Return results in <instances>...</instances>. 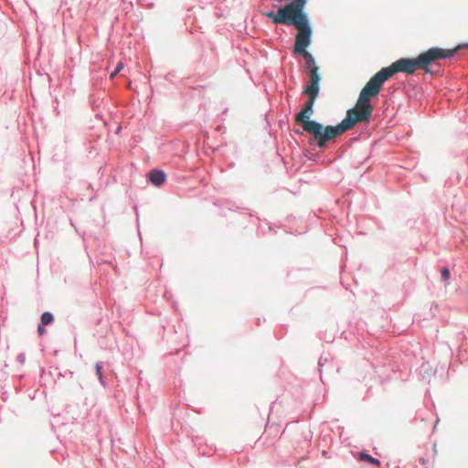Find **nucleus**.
I'll return each instance as SVG.
<instances>
[{
	"mask_svg": "<svg viewBox=\"0 0 468 468\" xmlns=\"http://www.w3.org/2000/svg\"><path fill=\"white\" fill-rule=\"evenodd\" d=\"M380 90L381 88L370 79L360 91L356 106L348 110L346 117L335 126H323L317 122L307 123L308 133L312 135L316 145L323 148L327 142L350 130L355 124L368 122L374 110L370 99L377 97Z\"/></svg>",
	"mask_w": 468,
	"mask_h": 468,
	"instance_id": "f257e3e1",
	"label": "nucleus"
},
{
	"mask_svg": "<svg viewBox=\"0 0 468 468\" xmlns=\"http://www.w3.org/2000/svg\"><path fill=\"white\" fill-rule=\"evenodd\" d=\"M459 47L451 49L441 48H431L427 51L420 54L417 58H399L390 66L381 69L371 80L382 88L383 84L398 72L413 74L417 69L428 70V67L441 58H452L458 50Z\"/></svg>",
	"mask_w": 468,
	"mask_h": 468,
	"instance_id": "f03ea898",
	"label": "nucleus"
},
{
	"mask_svg": "<svg viewBox=\"0 0 468 468\" xmlns=\"http://www.w3.org/2000/svg\"><path fill=\"white\" fill-rule=\"evenodd\" d=\"M307 0H292L278 9L277 13L268 12L266 16L276 24L293 26L299 32L309 21L303 12Z\"/></svg>",
	"mask_w": 468,
	"mask_h": 468,
	"instance_id": "7ed1b4c3",
	"label": "nucleus"
},
{
	"mask_svg": "<svg viewBox=\"0 0 468 468\" xmlns=\"http://www.w3.org/2000/svg\"><path fill=\"white\" fill-rule=\"evenodd\" d=\"M310 84L303 90V93L308 95V101L304 103L303 108L299 112L295 117V122L300 124L303 130L308 133L307 123L316 122L312 121L311 117L314 113V103L319 92L320 76L318 74V67L314 66L309 71Z\"/></svg>",
	"mask_w": 468,
	"mask_h": 468,
	"instance_id": "20e7f679",
	"label": "nucleus"
},
{
	"mask_svg": "<svg viewBox=\"0 0 468 468\" xmlns=\"http://www.w3.org/2000/svg\"><path fill=\"white\" fill-rule=\"evenodd\" d=\"M312 29L309 23L304 26L295 36V43L293 47V52L295 54L302 55L306 61V65L309 68H313L314 65V59L313 56L306 50L311 44Z\"/></svg>",
	"mask_w": 468,
	"mask_h": 468,
	"instance_id": "39448f33",
	"label": "nucleus"
},
{
	"mask_svg": "<svg viewBox=\"0 0 468 468\" xmlns=\"http://www.w3.org/2000/svg\"><path fill=\"white\" fill-rule=\"evenodd\" d=\"M149 180L156 186H160L165 181V175L163 171L153 170L149 173Z\"/></svg>",
	"mask_w": 468,
	"mask_h": 468,
	"instance_id": "423d86ee",
	"label": "nucleus"
},
{
	"mask_svg": "<svg viewBox=\"0 0 468 468\" xmlns=\"http://www.w3.org/2000/svg\"><path fill=\"white\" fill-rule=\"evenodd\" d=\"M359 460L362 462H368L375 465L380 464V462L378 459L372 457L371 455H369L367 453H364V452L359 453Z\"/></svg>",
	"mask_w": 468,
	"mask_h": 468,
	"instance_id": "0eeeda50",
	"label": "nucleus"
},
{
	"mask_svg": "<svg viewBox=\"0 0 468 468\" xmlns=\"http://www.w3.org/2000/svg\"><path fill=\"white\" fill-rule=\"evenodd\" d=\"M53 322V315L49 312H45L41 315L42 325H48Z\"/></svg>",
	"mask_w": 468,
	"mask_h": 468,
	"instance_id": "6e6552de",
	"label": "nucleus"
},
{
	"mask_svg": "<svg viewBox=\"0 0 468 468\" xmlns=\"http://www.w3.org/2000/svg\"><path fill=\"white\" fill-rule=\"evenodd\" d=\"M95 369H96V375L98 377V379L100 380L101 385H104L101 363H97L96 366H95Z\"/></svg>",
	"mask_w": 468,
	"mask_h": 468,
	"instance_id": "1a4fd4ad",
	"label": "nucleus"
},
{
	"mask_svg": "<svg viewBox=\"0 0 468 468\" xmlns=\"http://www.w3.org/2000/svg\"><path fill=\"white\" fill-rule=\"evenodd\" d=\"M122 69H123V63L119 62L118 65L116 66L114 71L112 73H111L110 78L113 79Z\"/></svg>",
	"mask_w": 468,
	"mask_h": 468,
	"instance_id": "9d476101",
	"label": "nucleus"
},
{
	"mask_svg": "<svg viewBox=\"0 0 468 468\" xmlns=\"http://www.w3.org/2000/svg\"><path fill=\"white\" fill-rule=\"evenodd\" d=\"M441 277L444 281H448L450 278V271L447 268L441 270Z\"/></svg>",
	"mask_w": 468,
	"mask_h": 468,
	"instance_id": "9b49d317",
	"label": "nucleus"
},
{
	"mask_svg": "<svg viewBox=\"0 0 468 468\" xmlns=\"http://www.w3.org/2000/svg\"><path fill=\"white\" fill-rule=\"evenodd\" d=\"M44 326H45V325H42V324H39V325H38V327H37V332H38V334H39L40 335H42L46 332V330H45Z\"/></svg>",
	"mask_w": 468,
	"mask_h": 468,
	"instance_id": "f8f14e48",
	"label": "nucleus"
},
{
	"mask_svg": "<svg viewBox=\"0 0 468 468\" xmlns=\"http://www.w3.org/2000/svg\"><path fill=\"white\" fill-rule=\"evenodd\" d=\"M467 48H468V44H467Z\"/></svg>",
	"mask_w": 468,
	"mask_h": 468,
	"instance_id": "ddd939ff",
	"label": "nucleus"
}]
</instances>
